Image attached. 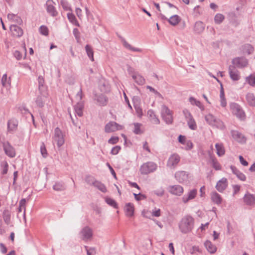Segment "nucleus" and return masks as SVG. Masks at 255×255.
<instances>
[{
    "label": "nucleus",
    "instance_id": "f3484780",
    "mask_svg": "<svg viewBox=\"0 0 255 255\" xmlns=\"http://www.w3.org/2000/svg\"><path fill=\"white\" fill-rule=\"evenodd\" d=\"M95 100L97 101L98 104L101 106H106L108 102V99L107 97L102 94L96 95Z\"/></svg>",
    "mask_w": 255,
    "mask_h": 255
},
{
    "label": "nucleus",
    "instance_id": "37998d69",
    "mask_svg": "<svg viewBox=\"0 0 255 255\" xmlns=\"http://www.w3.org/2000/svg\"><path fill=\"white\" fill-rule=\"evenodd\" d=\"M67 17L69 21L73 23V24H75V25L77 26H79V24L78 22V21L76 19V18L74 14L72 13H67Z\"/></svg>",
    "mask_w": 255,
    "mask_h": 255
},
{
    "label": "nucleus",
    "instance_id": "7ed1b4c3",
    "mask_svg": "<svg viewBox=\"0 0 255 255\" xmlns=\"http://www.w3.org/2000/svg\"><path fill=\"white\" fill-rule=\"evenodd\" d=\"M54 140L57 143L58 147L61 146L64 143V135L61 130L58 127L54 129Z\"/></svg>",
    "mask_w": 255,
    "mask_h": 255
},
{
    "label": "nucleus",
    "instance_id": "4d7b16f0",
    "mask_svg": "<svg viewBox=\"0 0 255 255\" xmlns=\"http://www.w3.org/2000/svg\"><path fill=\"white\" fill-rule=\"evenodd\" d=\"M146 88L147 89H149L150 92H152L154 93L159 98H160L161 99H163V97L162 96V95L159 92H158L157 90H156L153 88H152V87H151L150 86H146Z\"/></svg>",
    "mask_w": 255,
    "mask_h": 255
},
{
    "label": "nucleus",
    "instance_id": "49530a36",
    "mask_svg": "<svg viewBox=\"0 0 255 255\" xmlns=\"http://www.w3.org/2000/svg\"><path fill=\"white\" fill-rule=\"evenodd\" d=\"M171 115H172V111L167 106L163 105L161 107V116Z\"/></svg>",
    "mask_w": 255,
    "mask_h": 255
},
{
    "label": "nucleus",
    "instance_id": "4c0bfd02",
    "mask_svg": "<svg viewBox=\"0 0 255 255\" xmlns=\"http://www.w3.org/2000/svg\"><path fill=\"white\" fill-rule=\"evenodd\" d=\"M44 80L42 76L38 77V89L40 94L42 92H45L46 88L44 86Z\"/></svg>",
    "mask_w": 255,
    "mask_h": 255
},
{
    "label": "nucleus",
    "instance_id": "a18cd8bd",
    "mask_svg": "<svg viewBox=\"0 0 255 255\" xmlns=\"http://www.w3.org/2000/svg\"><path fill=\"white\" fill-rule=\"evenodd\" d=\"M211 160L212 166L215 170H219L221 169V165L215 158L211 157Z\"/></svg>",
    "mask_w": 255,
    "mask_h": 255
},
{
    "label": "nucleus",
    "instance_id": "aec40b11",
    "mask_svg": "<svg viewBox=\"0 0 255 255\" xmlns=\"http://www.w3.org/2000/svg\"><path fill=\"white\" fill-rule=\"evenodd\" d=\"M197 195V190L193 189L188 192L187 195H184L182 198V201L184 203H187L189 200L194 199Z\"/></svg>",
    "mask_w": 255,
    "mask_h": 255
},
{
    "label": "nucleus",
    "instance_id": "9d476101",
    "mask_svg": "<svg viewBox=\"0 0 255 255\" xmlns=\"http://www.w3.org/2000/svg\"><path fill=\"white\" fill-rule=\"evenodd\" d=\"M80 234L82 236V239L85 241L91 239L93 236L92 230L88 226L84 227L81 230Z\"/></svg>",
    "mask_w": 255,
    "mask_h": 255
},
{
    "label": "nucleus",
    "instance_id": "79ce46f5",
    "mask_svg": "<svg viewBox=\"0 0 255 255\" xmlns=\"http://www.w3.org/2000/svg\"><path fill=\"white\" fill-rule=\"evenodd\" d=\"M215 147L217 150V154L218 156H221L225 154V150L222 144L216 143Z\"/></svg>",
    "mask_w": 255,
    "mask_h": 255
},
{
    "label": "nucleus",
    "instance_id": "052dcab7",
    "mask_svg": "<svg viewBox=\"0 0 255 255\" xmlns=\"http://www.w3.org/2000/svg\"><path fill=\"white\" fill-rule=\"evenodd\" d=\"M1 83L3 86H7L9 85V80H7V75L4 74L1 78Z\"/></svg>",
    "mask_w": 255,
    "mask_h": 255
},
{
    "label": "nucleus",
    "instance_id": "b1692460",
    "mask_svg": "<svg viewBox=\"0 0 255 255\" xmlns=\"http://www.w3.org/2000/svg\"><path fill=\"white\" fill-rule=\"evenodd\" d=\"M204 246L207 250L211 254H214L217 251V247L210 241H206L204 243Z\"/></svg>",
    "mask_w": 255,
    "mask_h": 255
},
{
    "label": "nucleus",
    "instance_id": "9b49d317",
    "mask_svg": "<svg viewBox=\"0 0 255 255\" xmlns=\"http://www.w3.org/2000/svg\"><path fill=\"white\" fill-rule=\"evenodd\" d=\"M167 189L171 194L177 196H180L184 191L183 188L179 185L169 186Z\"/></svg>",
    "mask_w": 255,
    "mask_h": 255
},
{
    "label": "nucleus",
    "instance_id": "6e6552de",
    "mask_svg": "<svg viewBox=\"0 0 255 255\" xmlns=\"http://www.w3.org/2000/svg\"><path fill=\"white\" fill-rule=\"evenodd\" d=\"M2 146L5 153L7 156L10 157H13L15 156V150L8 141L2 142Z\"/></svg>",
    "mask_w": 255,
    "mask_h": 255
},
{
    "label": "nucleus",
    "instance_id": "423d86ee",
    "mask_svg": "<svg viewBox=\"0 0 255 255\" xmlns=\"http://www.w3.org/2000/svg\"><path fill=\"white\" fill-rule=\"evenodd\" d=\"M54 4H55V3L53 0H48L45 4L47 12L53 17L56 16L58 14L54 5Z\"/></svg>",
    "mask_w": 255,
    "mask_h": 255
},
{
    "label": "nucleus",
    "instance_id": "f704fd0d",
    "mask_svg": "<svg viewBox=\"0 0 255 255\" xmlns=\"http://www.w3.org/2000/svg\"><path fill=\"white\" fill-rule=\"evenodd\" d=\"M246 100L250 106L255 107V97L253 93H248L246 95Z\"/></svg>",
    "mask_w": 255,
    "mask_h": 255
},
{
    "label": "nucleus",
    "instance_id": "f257e3e1",
    "mask_svg": "<svg viewBox=\"0 0 255 255\" xmlns=\"http://www.w3.org/2000/svg\"><path fill=\"white\" fill-rule=\"evenodd\" d=\"M194 219L189 215L184 217L179 223V228L183 234H188L194 228Z\"/></svg>",
    "mask_w": 255,
    "mask_h": 255
},
{
    "label": "nucleus",
    "instance_id": "0eeeda50",
    "mask_svg": "<svg viewBox=\"0 0 255 255\" xmlns=\"http://www.w3.org/2000/svg\"><path fill=\"white\" fill-rule=\"evenodd\" d=\"M232 62L233 66L240 68L246 67L248 64V60L243 57L235 58Z\"/></svg>",
    "mask_w": 255,
    "mask_h": 255
},
{
    "label": "nucleus",
    "instance_id": "39448f33",
    "mask_svg": "<svg viewBox=\"0 0 255 255\" xmlns=\"http://www.w3.org/2000/svg\"><path fill=\"white\" fill-rule=\"evenodd\" d=\"M122 126L118 124L116 122H110L106 125L105 131L106 132L110 133L122 129Z\"/></svg>",
    "mask_w": 255,
    "mask_h": 255
},
{
    "label": "nucleus",
    "instance_id": "ea45409f",
    "mask_svg": "<svg viewBox=\"0 0 255 255\" xmlns=\"http://www.w3.org/2000/svg\"><path fill=\"white\" fill-rule=\"evenodd\" d=\"M85 50L89 58L92 61H94V52L91 46L88 44L86 45L85 46Z\"/></svg>",
    "mask_w": 255,
    "mask_h": 255
},
{
    "label": "nucleus",
    "instance_id": "603ef678",
    "mask_svg": "<svg viewBox=\"0 0 255 255\" xmlns=\"http://www.w3.org/2000/svg\"><path fill=\"white\" fill-rule=\"evenodd\" d=\"M140 126L141 124L139 123H134V130L133 132L135 134H140L142 133V132L140 130Z\"/></svg>",
    "mask_w": 255,
    "mask_h": 255
},
{
    "label": "nucleus",
    "instance_id": "cd10ccee",
    "mask_svg": "<svg viewBox=\"0 0 255 255\" xmlns=\"http://www.w3.org/2000/svg\"><path fill=\"white\" fill-rule=\"evenodd\" d=\"M243 53H247L248 54H251L254 51V47L250 44H246L241 47V48Z\"/></svg>",
    "mask_w": 255,
    "mask_h": 255
},
{
    "label": "nucleus",
    "instance_id": "412c9836",
    "mask_svg": "<svg viewBox=\"0 0 255 255\" xmlns=\"http://www.w3.org/2000/svg\"><path fill=\"white\" fill-rule=\"evenodd\" d=\"M205 27V24L202 21H197L194 26V31L196 33H201L204 31Z\"/></svg>",
    "mask_w": 255,
    "mask_h": 255
},
{
    "label": "nucleus",
    "instance_id": "09e8293b",
    "mask_svg": "<svg viewBox=\"0 0 255 255\" xmlns=\"http://www.w3.org/2000/svg\"><path fill=\"white\" fill-rule=\"evenodd\" d=\"M187 124L189 126V128L191 129H192V130L196 129L197 125H196V122L193 117L187 120Z\"/></svg>",
    "mask_w": 255,
    "mask_h": 255
},
{
    "label": "nucleus",
    "instance_id": "774afa93",
    "mask_svg": "<svg viewBox=\"0 0 255 255\" xmlns=\"http://www.w3.org/2000/svg\"><path fill=\"white\" fill-rule=\"evenodd\" d=\"M134 107L137 115L139 116H141L142 115V111L141 108L139 106H138L137 104H134Z\"/></svg>",
    "mask_w": 255,
    "mask_h": 255
},
{
    "label": "nucleus",
    "instance_id": "a878e982",
    "mask_svg": "<svg viewBox=\"0 0 255 255\" xmlns=\"http://www.w3.org/2000/svg\"><path fill=\"white\" fill-rule=\"evenodd\" d=\"M83 108L84 104L82 101L78 102L74 107L75 113L80 117L83 116Z\"/></svg>",
    "mask_w": 255,
    "mask_h": 255
},
{
    "label": "nucleus",
    "instance_id": "473e14b6",
    "mask_svg": "<svg viewBox=\"0 0 255 255\" xmlns=\"http://www.w3.org/2000/svg\"><path fill=\"white\" fill-rule=\"evenodd\" d=\"M66 185L62 182H57L53 186V189L56 191H62L66 189Z\"/></svg>",
    "mask_w": 255,
    "mask_h": 255
},
{
    "label": "nucleus",
    "instance_id": "864d4df0",
    "mask_svg": "<svg viewBox=\"0 0 255 255\" xmlns=\"http://www.w3.org/2000/svg\"><path fill=\"white\" fill-rule=\"evenodd\" d=\"M40 33L43 35L47 36L48 35V28L44 25H42L39 27Z\"/></svg>",
    "mask_w": 255,
    "mask_h": 255
},
{
    "label": "nucleus",
    "instance_id": "2f4dec72",
    "mask_svg": "<svg viewBox=\"0 0 255 255\" xmlns=\"http://www.w3.org/2000/svg\"><path fill=\"white\" fill-rule=\"evenodd\" d=\"M132 78L135 82L139 85H143L145 83L144 78L138 74L132 75Z\"/></svg>",
    "mask_w": 255,
    "mask_h": 255
},
{
    "label": "nucleus",
    "instance_id": "e433bc0d",
    "mask_svg": "<svg viewBox=\"0 0 255 255\" xmlns=\"http://www.w3.org/2000/svg\"><path fill=\"white\" fill-rule=\"evenodd\" d=\"M180 17L176 14L171 16L169 19H168L169 23L174 26L178 24L180 22Z\"/></svg>",
    "mask_w": 255,
    "mask_h": 255
},
{
    "label": "nucleus",
    "instance_id": "13d9d810",
    "mask_svg": "<svg viewBox=\"0 0 255 255\" xmlns=\"http://www.w3.org/2000/svg\"><path fill=\"white\" fill-rule=\"evenodd\" d=\"M61 5H62L63 8L64 10H71L70 7L69 5V3L66 0H61L60 1Z\"/></svg>",
    "mask_w": 255,
    "mask_h": 255
},
{
    "label": "nucleus",
    "instance_id": "2eb2a0df",
    "mask_svg": "<svg viewBox=\"0 0 255 255\" xmlns=\"http://www.w3.org/2000/svg\"><path fill=\"white\" fill-rule=\"evenodd\" d=\"M228 186V181L226 178H222L216 184V189L220 192H222Z\"/></svg>",
    "mask_w": 255,
    "mask_h": 255
},
{
    "label": "nucleus",
    "instance_id": "f8f14e48",
    "mask_svg": "<svg viewBox=\"0 0 255 255\" xmlns=\"http://www.w3.org/2000/svg\"><path fill=\"white\" fill-rule=\"evenodd\" d=\"M229 73L231 79L233 81H238L240 79V72L236 69L235 66H229Z\"/></svg>",
    "mask_w": 255,
    "mask_h": 255
},
{
    "label": "nucleus",
    "instance_id": "69168bd1",
    "mask_svg": "<svg viewBox=\"0 0 255 255\" xmlns=\"http://www.w3.org/2000/svg\"><path fill=\"white\" fill-rule=\"evenodd\" d=\"M121 148L120 146H116L112 148L111 151V153L113 155H116L119 152Z\"/></svg>",
    "mask_w": 255,
    "mask_h": 255
},
{
    "label": "nucleus",
    "instance_id": "c9c22d12",
    "mask_svg": "<svg viewBox=\"0 0 255 255\" xmlns=\"http://www.w3.org/2000/svg\"><path fill=\"white\" fill-rule=\"evenodd\" d=\"M211 199L214 203L218 205L220 204L222 202V198L217 192H213L211 194Z\"/></svg>",
    "mask_w": 255,
    "mask_h": 255
},
{
    "label": "nucleus",
    "instance_id": "5701e85b",
    "mask_svg": "<svg viewBox=\"0 0 255 255\" xmlns=\"http://www.w3.org/2000/svg\"><path fill=\"white\" fill-rule=\"evenodd\" d=\"M40 96H38L36 100L35 103L37 106L40 108H42L44 106L45 103V99L46 97V93L45 92H42V94H40Z\"/></svg>",
    "mask_w": 255,
    "mask_h": 255
},
{
    "label": "nucleus",
    "instance_id": "7c9ffc66",
    "mask_svg": "<svg viewBox=\"0 0 255 255\" xmlns=\"http://www.w3.org/2000/svg\"><path fill=\"white\" fill-rule=\"evenodd\" d=\"M123 45L127 49L134 52H141V49L138 48L132 47L124 38H121Z\"/></svg>",
    "mask_w": 255,
    "mask_h": 255
},
{
    "label": "nucleus",
    "instance_id": "f03ea898",
    "mask_svg": "<svg viewBox=\"0 0 255 255\" xmlns=\"http://www.w3.org/2000/svg\"><path fill=\"white\" fill-rule=\"evenodd\" d=\"M157 165L156 163L149 161L143 163L140 167V171L141 174L146 175L150 173L153 172L156 170Z\"/></svg>",
    "mask_w": 255,
    "mask_h": 255
},
{
    "label": "nucleus",
    "instance_id": "72a5a7b5",
    "mask_svg": "<svg viewBox=\"0 0 255 255\" xmlns=\"http://www.w3.org/2000/svg\"><path fill=\"white\" fill-rule=\"evenodd\" d=\"M10 213L7 209H5L3 211L2 214V218L5 223L8 225L10 223Z\"/></svg>",
    "mask_w": 255,
    "mask_h": 255
},
{
    "label": "nucleus",
    "instance_id": "6e6d98bb",
    "mask_svg": "<svg viewBox=\"0 0 255 255\" xmlns=\"http://www.w3.org/2000/svg\"><path fill=\"white\" fill-rule=\"evenodd\" d=\"M163 120L166 122L167 124H172L173 122V117L172 115H168V116H162Z\"/></svg>",
    "mask_w": 255,
    "mask_h": 255
},
{
    "label": "nucleus",
    "instance_id": "3c124183",
    "mask_svg": "<svg viewBox=\"0 0 255 255\" xmlns=\"http://www.w3.org/2000/svg\"><path fill=\"white\" fill-rule=\"evenodd\" d=\"M40 152L44 158H46L47 156V150L43 142H42L40 145Z\"/></svg>",
    "mask_w": 255,
    "mask_h": 255
},
{
    "label": "nucleus",
    "instance_id": "ddd939ff",
    "mask_svg": "<svg viewBox=\"0 0 255 255\" xmlns=\"http://www.w3.org/2000/svg\"><path fill=\"white\" fill-rule=\"evenodd\" d=\"M9 28L12 35L14 37H20L23 34V30L17 25H11Z\"/></svg>",
    "mask_w": 255,
    "mask_h": 255
},
{
    "label": "nucleus",
    "instance_id": "0e129e2a",
    "mask_svg": "<svg viewBox=\"0 0 255 255\" xmlns=\"http://www.w3.org/2000/svg\"><path fill=\"white\" fill-rule=\"evenodd\" d=\"M118 136H112L108 140V143L112 144H116L119 141Z\"/></svg>",
    "mask_w": 255,
    "mask_h": 255
},
{
    "label": "nucleus",
    "instance_id": "393cba45",
    "mask_svg": "<svg viewBox=\"0 0 255 255\" xmlns=\"http://www.w3.org/2000/svg\"><path fill=\"white\" fill-rule=\"evenodd\" d=\"M134 206L133 204L131 203H127L126 205L125 210L127 216L131 217L134 214Z\"/></svg>",
    "mask_w": 255,
    "mask_h": 255
},
{
    "label": "nucleus",
    "instance_id": "5fc2aeb1",
    "mask_svg": "<svg viewBox=\"0 0 255 255\" xmlns=\"http://www.w3.org/2000/svg\"><path fill=\"white\" fill-rule=\"evenodd\" d=\"M100 90L104 93L108 92L110 91V87L107 83H104L100 86Z\"/></svg>",
    "mask_w": 255,
    "mask_h": 255
},
{
    "label": "nucleus",
    "instance_id": "680f3d73",
    "mask_svg": "<svg viewBox=\"0 0 255 255\" xmlns=\"http://www.w3.org/2000/svg\"><path fill=\"white\" fill-rule=\"evenodd\" d=\"M73 34L75 37V38L77 40V42H79V41L80 39V33L78 30V29L76 28H74L73 30Z\"/></svg>",
    "mask_w": 255,
    "mask_h": 255
},
{
    "label": "nucleus",
    "instance_id": "4468645a",
    "mask_svg": "<svg viewBox=\"0 0 255 255\" xmlns=\"http://www.w3.org/2000/svg\"><path fill=\"white\" fill-rule=\"evenodd\" d=\"M175 177L179 183H183L188 180V174L185 171H179L175 173Z\"/></svg>",
    "mask_w": 255,
    "mask_h": 255
},
{
    "label": "nucleus",
    "instance_id": "de8ad7c7",
    "mask_svg": "<svg viewBox=\"0 0 255 255\" xmlns=\"http://www.w3.org/2000/svg\"><path fill=\"white\" fill-rule=\"evenodd\" d=\"M246 81L251 86H255V76L251 74L246 78Z\"/></svg>",
    "mask_w": 255,
    "mask_h": 255
},
{
    "label": "nucleus",
    "instance_id": "e2e57ef3",
    "mask_svg": "<svg viewBox=\"0 0 255 255\" xmlns=\"http://www.w3.org/2000/svg\"><path fill=\"white\" fill-rule=\"evenodd\" d=\"M25 205H26V199H22L20 200L19 202V206L20 207H23L24 209V212H23V216L24 218H25Z\"/></svg>",
    "mask_w": 255,
    "mask_h": 255
},
{
    "label": "nucleus",
    "instance_id": "6ab92c4d",
    "mask_svg": "<svg viewBox=\"0 0 255 255\" xmlns=\"http://www.w3.org/2000/svg\"><path fill=\"white\" fill-rule=\"evenodd\" d=\"M230 168L233 174L236 175L239 179L242 181H245L246 180L245 175L239 171L235 166L231 165Z\"/></svg>",
    "mask_w": 255,
    "mask_h": 255
},
{
    "label": "nucleus",
    "instance_id": "c756f323",
    "mask_svg": "<svg viewBox=\"0 0 255 255\" xmlns=\"http://www.w3.org/2000/svg\"><path fill=\"white\" fill-rule=\"evenodd\" d=\"M211 126L221 130H223L225 128V126L224 123L219 119L217 118H216L215 122L213 123V125Z\"/></svg>",
    "mask_w": 255,
    "mask_h": 255
},
{
    "label": "nucleus",
    "instance_id": "8fccbe9b",
    "mask_svg": "<svg viewBox=\"0 0 255 255\" xmlns=\"http://www.w3.org/2000/svg\"><path fill=\"white\" fill-rule=\"evenodd\" d=\"M189 100L191 104L195 105L196 106L198 107L202 110L204 109V107L201 103L200 101L196 100L194 98L190 97Z\"/></svg>",
    "mask_w": 255,
    "mask_h": 255
},
{
    "label": "nucleus",
    "instance_id": "a211bd4d",
    "mask_svg": "<svg viewBox=\"0 0 255 255\" xmlns=\"http://www.w3.org/2000/svg\"><path fill=\"white\" fill-rule=\"evenodd\" d=\"M244 201L247 205H254L255 204V196L250 193L246 194L244 197Z\"/></svg>",
    "mask_w": 255,
    "mask_h": 255
},
{
    "label": "nucleus",
    "instance_id": "1a4fd4ad",
    "mask_svg": "<svg viewBox=\"0 0 255 255\" xmlns=\"http://www.w3.org/2000/svg\"><path fill=\"white\" fill-rule=\"evenodd\" d=\"M231 109L233 113L238 118L242 119L245 117V113L242 110L240 106L236 104L233 103L231 105Z\"/></svg>",
    "mask_w": 255,
    "mask_h": 255
},
{
    "label": "nucleus",
    "instance_id": "338daca9",
    "mask_svg": "<svg viewBox=\"0 0 255 255\" xmlns=\"http://www.w3.org/2000/svg\"><path fill=\"white\" fill-rule=\"evenodd\" d=\"M183 113L184 114V115L187 120H189L190 118H192L193 117L191 115V114L190 112L186 109H185L183 111Z\"/></svg>",
    "mask_w": 255,
    "mask_h": 255
},
{
    "label": "nucleus",
    "instance_id": "bb28decb",
    "mask_svg": "<svg viewBox=\"0 0 255 255\" xmlns=\"http://www.w3.org/2000/svg\"><path fill=\"white\" fill-rule=\"evenodd\" d=\"M92 185L103 193H106L107 191L105 185L100 181L95 180L94 182H92Z\"/></svg>",
    "mask_w": 255,
    "mask_h": 255
},
{
    "label": "nucleus",
    "instance_id": "bf43d9fd",
    "mask_svg": "<svg viewBox=\"0 0 255 255\" xmlns=\"http://www.w3.org/2000/svg\"><path fill=\"white\" fill-rule=\"evenodd\" d=\"M133 195L135 199L137 201H140L141 200L145 199L146 198V196L145 195L140 193L138 194L133 193Z\"/></svg>",
    "mask_w": 255,
    "mask_h": 255
},
{
    "label": "nucleus",
    "instance_id": "dca6fc26",
    "mask_svg": "<svg viewBox=\"0 0 255 255\" xmlns=\"http://www.w3.org/2000/svg\"><path fill=\"white\" fill-rule=\"evenodd\" d=\"M231 134L233 137L239 142L244 143L246 141L245 137L241 132L237 130H232Z\"/></svg>",
    "mask_w": 255,
    "mask_h": 255
},
{
    "label": "nucleus",
    "instance_id": "a19ab883",
    "mask_svg": "<svg viewBox=\"0 0 255 255\" xmlns=\"http://www.w3.org/2000/svg\"><path fill=\"white\" fill-rule=\"evenodd\" d=\"M225 16L221 13H217L214 17L215 23L217 24H221L225 19Z\"/></svg>",
    "mask_w": 255,
    "mask_h": 255
},
{
    "label": "nucleus",
    "instance_id": "c85d7f7f",
    "mask_svg": "<svg viewBox=\"0 0 255 255\" xmlns=\"http://www.w3.org/2000/svg\"><path fill=\"white\" fill-rule=\"evenodd\" d=\"M7 18L18 24H21L22 23L21 18L17 15H15L13 13L8 14Z\"/></svg>",
    "mask_w": 255,
    "mask_h": 255
},
{
    "label": "nucleus",
    "instance_id": "c03bdc74",
    "mask_svg": "<svg viewBox=\"0 0 255 255\" xmlns=\"http://www.w3.org/2000/svg\"><path fill=\"white\" fill-rule=\"evenodd\" d=\"M205 119L206 122L210 125H213V123L215 122L216 118L212 114H209L205 117Z\"/></svg>",
    "mask_w": 255,
    "mask_h": 255
},
{
    "label": "nucleus",
    "instance_id": "58836bf2",
    "mask_svg": "<svg viewBox=\"0 0 255 255\" xmlns=\"http://www.w3.org/2000/svg\"><path fill=\"white\" fill-rule=\"evenodd\" d=\"M105 202L110 206H111L115 209L118 208V204L115 200H114L110 197H106L105 198Z\"/></svg>",
    "mask_w": 255,
    "mask_h": 255
},
{
    "label": "nucleus",
    "instance_id": "4be33fe9",
    "mask_svg": "<svg viewBox=\"0 0 255 255\" xmlns=\"http://www.w3.org/2000/svg\"><path fill=\"white\" fill-rule=\"evenodd\" d=\"M18 125V122L16 119H12L7 122V129L9 131L16 130Z\"/></svg>",
    "mask_w": 255,
    "mask_h": 255
},
{
    "label": "nucleus",
    "instance_id": "20e7f679",
    "mask_svg": "<svg viewBox=\"0 0 255 255\" xmlns=\"http://www.w3.org/2000/svg\"><path fill=\"white\" fill-rule=\"evenodd\" d=\"M180 160V156L177 153H174L169 157L167 161V166L171 169H174L177 165Z\"/></svg>",
    "mask_w": 255,
    "mask_h": 255
}]
</instances>
